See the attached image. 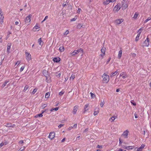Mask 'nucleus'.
I'll return each instance as SVG.
<instances>
[{
    "label": "nucleus",
    "mask_w": 151,
    "mask_h": 151,
    "mask_svg": "<svg viewBox=\"0 0 151 151\" xmlns=\"http://www.w3.org/2000/svg\"><path fill=\"white\" fill-rule=\"evenodd\" d=\"M129 1L127 0H123L122 2V7L123 10L126 9L128 6Z\"/></svg>",
    "instance_id": "1"
},
{
    "label": "nucleus",
    "mask_w": 151,
    "mask_h": 151,
    "mask_svg": "<svg viewBox=\"0 0 151 151\" xmlns=\"http://www.w3.org/2000/svg\"><path fill=\"white\" fill-rule=\"evenodd\" d=\"M83 49L81 48L77 50H74L71 53V55L72 56H74L79 53H83Z\"/></svg>",
    "instance_id": "2"
},
{
    "label": "nucleus",
    "mask_w": 151,
    "mask_h": 151,
    "mask_svg": "<svg viewBox=\"0 0 151 151\" xmlns=\"http://www.w3.org/2000/svg\"><path fill=\"white\" fill-rule=\"evenodd\" d=\"M102 77L103 78V81L104 83H107L109 82V76L104 73Z\"/></svg>",
    "instance_id": "3"
},
{
    "label": "nucleus",
    "mask_w": 151,
    "mask_h": 151,
    "mask_svg": "<svg viewBox=\"0 0 151 151\" xmlns=\"http://www.w3.org/2000/svg\"><path fill=\"white\" fill-rule=\"evenodd\" d=\"M150 39L147 37L146 40L145 41L144 43V46L145 47H148L150 45Z\"/></svg>",
    "instance_id": "4"
},
{
    "label": "nucleus",
    "mask_w": 151,
    "mask_h": 151,
    "mask_svg": "<svg viewBox=\"0 0 151 151\" xmlns=\"http://www.w3.org/2000/svg\"><path fill=\"white\" fill-rule=\"evenodd\" d=\"M129 132V131L127 130L123 132L121 136L123 137L124 138L127 139L128 138Z\"/></svg>",
    "instance_id": "5"
},
{
    "label": "nucleus",
    "mask_w": 151,
    "mask_h": 151,
    "mask_svg": "<svg viewBox=\"0 0 151 151\" xmlns=\"http://www.w3.org/2000/svg\"><path fill=\"white\" fill-rule=\"evenodd\" d=\"M31 16L30 15H29L26 17L25 20V22L26 23L29 24L31 22Z\"/></svg>",
    "instance_id": "6"
},
{
    "label": "nucleus",
    "mask_w": 151,
    "mask_h": 151,
    "mask_svg": "<svg viewBox=\"0 0 151 151\" xmlns=\"http://www.w3.org/2000/svg\"><path fill=\"white\" fill-rule=\"evenodd\" d=\"M25 54L26 55V59L28 61H29L31 59V55L29 54V53H28L27 52H26Z\"/></svg>",
    "instance_id": "7"
},
{
    "label": "nucleus",
    "mask_w": 151,
    "mask_h": 151,
    "mask_svg": "<svg viewBox=\"0 0 151 151\" xmlns=\"http://www.w3.org/2000/svg\"><path fill=\"white\" fill-rule=\"evenodd\" d=\"M55 133L54 132H51L50 133L48 137L51 140H52L55 137Z\"/></svg>",
    "instance_id": "8"
},
{
    "label": "nucleus",
    "mask_w": 151,
    "mask_h": 151,
    "mask_svg": "<svg viewBox=\"0 0 151 151\" xmlns=\"http://www.w3.org/2000/svg\"><path fill=\"white\" fill-rule=\"evenodd\" d=\"M124 21L123 19H117L115 21V23L117 24H119L122 23Z\"/></svg>",
    "instance_id": "9"
},
{
    "label": "nucleus",
    "mask_w": 151,
    "mask_h": 151,
    "mask_svg": "<svg viewBox=\"0 0 151 151\" xmlns=\"http://www.w3.org/2000/svg\"><path fill=\"white\" fill-rule=\"evenodd\" d=\"M119 76H122L123 79H125L127 77V76L126 74L124 72H122L120 74Z\"/></svg>",
    "instance_id": "10"
},
{
    "label": "nucleus",
    "mask_w": 151,
    "mask_h": 151,
    "mask_svg": "<svg viewBox=\"0 0 151 151\" xmlns=\"http://www.w3.org/2000/svg\"><path fill=\"white\" fill-rule=\"evenodd\" d=\"M118 72V70H117L115 72L111 73L110 75V77H112L115 76L117 74Z\"/></svg>",
    "instance_id": "11"
},
{
    "label": "nucleus",
    "mask_w": 151,
    "mask_h": 151,
    "mask_svg": "<svg viewBox=\"0 0 151 151\" xmlns=\"http://www.w3.org/2000/svg\"><path fill=\"white\" fill-rule=\"evenodd\" d=\"M78 106H75L74 107L73 110V114H75L78 110Z\"/></svg>",
    "instance_id": "12"
},
{
    "label": "nucleus",
    "mask_w": 151,
    "mask_h": 151,
    "mask_svg": "<svg viewBox=\"0 0 151 151\" xmlns=\"http://www.w3.org/2000/svg\"><path fill=\"white\" fill-rule=\"evenodd\" d=\"M60 58L59 57H55L54 58L53 60L54 62L58 63L60 61Z\"/></svg>",
    "instance_id": "13"
},
{
    "label": "nucleus",
    "mask_w": 151,
    "mask_h": 151,
    "mask_svg": "<svg viewBox=\"0 0 151 151\" xmlns=\"http://www.w3.org/2000/svg\"><path fill=\"white\" fill-rule=\"evenodd\" d=\"M11 44L10 43H8L7 45V49L6 52L7 53H9V50L10 49Z\"/></svg>",
    "instance_id": "14"
},
{
    "label": "nucleus",
    "mask_w": 151,
    "mask_h": 151,
    "mask_svg": "<svg viewBox=\"0 0 151 151\" xmlns=\"http://www.w3.org/2000/svg\"><path fill=\"white\" fill-rule=\"evenodd\" d=\"M120 9V7L119 5L117 4L115 6L114 8V9L117 12Z\"/></svg>",
    "instance_id": "15"
},
{
    "label": "nucleus",
    "mask_w": 151,
    "mask_h": 151,
    "mask_svg": "<svg viewBox=\"0 0 151 151\" xmlns=\"http://www.w3.org/2000/svg\"><path fill=\"white\" fill-rule=\"evenodd\" d=\"M135 147L134 146H130L125 147L124 148L127 150H132Z\"/></svg>",
    "instance_id": "16"
},
{
    "label": "nucleus",
    "mask_w": 151,
    "mask_h": 151,
    "mask_svg": "<svg viewBox=\"0 0 151 151\" xmlns=\"http://www.w3.org/2000/svg\"><path fill=\"white\" fill-rule=\"evenodd\" d=\"M110 2H111L110 0H106L104 1L103 2V4L104 5H107Z\"/></svg>",
    "instance_id": "17"
},
{
    "label": "nucleus",
    "mask_w": 151,
    "mask_h": 151,
    "mask_svg": "<svg viewBox=\"0 0 151 151\" xmlns=\"http://www.w3.org/2000/svg\"><path fill=\"white\" fill-rule=\"evenodd\" d=\"M122 49H120V50L119 52L118 55V58L119 59H120L122 57Z\"/></svg>",
    "instance_id": "18"
},
{
    "label": "nucleus",
    "mask_w": 151,
    "mask_h": 151,
    "mask_svg": "<svg viewBox=\"0 0 151 151\" xmlns=\"http://www.w3.org/2000/svg\"><path fill=\"white\" fill-rule=\"evenodd\" d=\"M45 111H43L42 112V113L40 114H38L36 115L35 116V118H37V117H42L43 116L42 114L44 112H45Z\"/></svg>",
    "instance_id": "19"
},
{
    "label": "nucleus",
    "mask_w": 151,
    "mask_h": 151,
    "mask_svg": "<svg viewBox=\"0 0 151 151\" xmlns=\"http://www.w3.org/2000/svg\"><path fill=\"white\" fill-rule=\"evenodd\" d=\"M4 18L3 14H1L0 15V23H2L3 22V20Z\"/></svg>",
    "instance_id": "20"
},
{
    "label": "nucleus",
    "mask_w": 151,
    "mask_h": 151,
    "mask_svg": "<svg viewBox=\"0 0 151 151\" xmlns=\"http://www.w3.org/2000/svg\"><path fill=\"white\" fill-rule=\"evenodd\" d=\"M38 42L39 43L40 45L42 46L43 45V42L41 39V38H40L38 40Z\"/></svg>",
    "instance_id": "21"
},
{
    "label": "nucleus",
    "mask_w": 151,
    "mask_h": 151,
    "mask_svg": "<svg viewBox=\"0 0 151 151\" xmlns=\"http://www.w3.org/2000/svg\"><path fill=\"white\" fill-rule=\"evenodd\" d=\"M139 15V13L137 12H136L134 15L133 18L134 19H136Z\"/></svg>",
    "instance_id": "22"
},
{
    "label": "nucleus",
    "mask_w": 151,
    "mask_h": 151,
    "mask_svg": "<svg viewBox=\"0 0 151 151\" xmlns=\"http://www.w3.org/2000/svg\"><path fill=\"white\" fill-rule=\"evenodd\" d=\"M116 117L115 116H113L111 117L109 119V120L111 121V122H114L115 119H116Z\"/></svg>",
    "instance_id": "23"
},
{
    "label": "nucleus",
    "mask_w": 151,
    "mask_h": 151,
    "mask_svg": "<svg viewBox=\"0 0 151 151\" xmlns=\"http://www.w3.org/2000/svg\"><path fill=\"white\" fill-rule=\"evenodd\" d=\"M47 72L45 70H44L42 71L43 74L45 76V77H47Z\"/></svg>",
    "instance_id": "24"
},
{
    "label": "nucleus",
    "mask_w": 151,
    "mask_h": 151,
    "mask_svg": "<svg viewBox=\"0 0 151 151\" xmlns=\"http://www.w3.org/2000/svg\"><path fill=\"white\" fill-rule=\"evenodd\" d=\"M106 51V49L105 47H103L101 50L102 53H104L105 54V52Z\"/></svg>",
    "instance_id": "25"
},
{
    "label": "nucleus",
    "mask_w": 151,
    "mask_h": 151,
    "mask_svg": "<svg viewBox=\"0 0 151 151\" xmlns=\"http://www.w3.org/2000/svg\"><path fill=\"white\" fill-rule=\"evenodd\" d=\"M9 82V81H8L7 80H6V81L4 82V83L2 85V86H1V87L3 88L5 86H6V84Z\"/></svg>",
    "instance_id": "26"
},
{
    "label": "nucleus",
    "mask_w": 151,
    "mask_h": 151,
    "mask_svg": "<svg viewBox=\"0 0 151 151\" xmlns=\"http://www.w3.org/2000/svg\"><path fill=\"white\" fill-rule=\"evenodd\" d=\"M140 32L138 33V34H137L135 39V40L136 41H137L139 39V37H140Z\"/></svg>",
    "instance_id": "27"
},
{
    "label": "nucleus",
    "mask_w": 151,
    "mask_h": 151,
    "mask_svg": "<svg viewBox=\"0 0 151 151\" xmlns=\"http://www.w3.org/2000/svg\"><path fill=\"white\" fill-rule=\"evenodd\" d=\"M64 48L63 46L60 47L59 48V50L60 52H63L64 51Z\"/></svg>",
    "instance_id": "28"
},
{
    "label": "nucleus",
    "mask_w": 151,
    "mask_h": 151,
    "mask_svg": "<svg viewBox=\"0 0 151 151\" xmlns=\"http://www.w3.org/2000/svg\"><path fill=\"white\" fill-rule=\"evenodd\" d=\"M88 105H89L88 104H86L85 106L84 107L85 112L86 111H87L88 110Z\"/></svg>",
    "instance_id": "29"
},
{
    "label": "nucleus",
    "mask_w": 151,
    "mask_h": 151,
    "mask_svg": "<svg viewBox=\"0 0 151 151\" xmlns=\"http://www.w3.org/2000/svg\"><path fill=\"white\" fill-rule=\"evenodd\" d=\"M29 87V86H28V85H26L24 87V89L23 90V91H25L27 89H28Z\"/></svg>",
    "instance_id": "30"
},
{
    "label": "nucleus",
    "mask_w": 151,
    "mask_h": 151,
    "mask_svg": "<svg viewBox=\"0 0 151 151\" xmlns=\"http://www.w3.org/2000/svg\"><path fill=\"white\" fill-rule=\"evenodd\" d=\"M82 26H83V25L82 24H78L77 26V28L78 29H81V27H82Z\"/></svg>",
    "instance_id": "31"
},
{
    "label": "nucleus",
    "mask_w": 151,
    "mask_h": 151,
    "mask_svg": "<svg viewBox=\"0 0 151 151\" xmlns=\"http://www.w3.org/2000/svg\"><path fill=\"white\" fill-rule=\"evenodd\" d=\"M50 96V93L49 92H47L46 93L45 95V98H48Z\"/></svg>",
    "instance_id": "32"
},
{
    "label": "nucleus",
    "mask_w": 151,
    "mask_h": 151,
    "mask_svg": "<svg viewBox=\"0 0 151 151\" xmlns=\"http://www.w3.org/2000/svg\"><path fill=\"white\" fill-rule=\"evenodd\" d=\"M104 53H102L99 55L100 58H101V59H103L104 58V56L105 55Z\"/></svg>",
    "instance_id": "33"
},
{
    "label": "nucleus",
    "mask_w": 151,
    "mask_h": 151,
    "mask_svg": "<svg viewBox=\"0 0 151 151\" xmlns=\"http://www.w3.org/2000/svg\"><path fill=\"white\" fill-rule=\"evenodd\" d=\"M46 80L47 81V82L50 81V78L49 77V76L48 75H47V77H46Z\"/></svg>",
    "instance_id": "34"
},
{
    "label": "nucleus",
    "mask_w": 151,
    "mask_h": 151,
    "mask_svg": "<svg viewBox=\"0 0 151 151\" xmlns=\"http://www.w3.org/2000/svg\"><path fill=\"white\" fill-rule=\"evenodd\" d=\"M37 88H35L32 92V94H34L37 91Z\"/></svg>",
    "instance_id": "35"
},
{
    "label": "nucleus",
    "mask_w": 151,
    "mask_h": 151,
    "mask_svg": "<svg viewBox=\"0 0 151 151\" xmlns=\"http://www.w3.org/2000/svg\"><path fill=\"white\" fill-rule=\"evenodd\" d=\"M64 93V91H62L59 93V95L60 96H62Z\"/></svg>",
    "instance_id": "36"
},
{
    "label": "nucleus",
    "mask_w": 151,
    "mask_h": 151,
    "mask_svg": "<svg viewBox=\"0 0 151 151\" xmlns=\"http://www.w3.org/2000/svg\"><path fill=\"white\" fill-rule=\"evenodd\" d=\"M145 146V145H142L140 147H139V148H140V149L142 150V149L144 148Z\"/></svg>",
    "instance_id": "37"
},
{
    "label": "nucleus",
    "mask_w": 151,
    "mask_h": 151,
    "mask_svg": "<svg viewBox=\"0 0 151 151\" xmlns=\"http://www.w3.org/2000/svg\"><path fill=\"white\" fill-rule=\"evenodd\" d=\"M58 107H56L55 108H52L51 110H50V111H52L53 110H55V111H57L58 110Z\"/></svg>",
    "instance_id": "38"
},
{
    "label": "nucleus",
    "mask_w": 151,
    "mask_h": 151,
    "mask_svg": "<svg viewBox=\"0 0 151 151\" xmlns=\"http://www.w3.org/2000/svg\"><path fill=\"white\" fill-rule=\"evenodd\" d=\"M151 19L150 17H148L147 19H146L145 21V23L147 22L148 21Z\"/></svg>",
    "instance_id": "39"
},
{
    "label": "nucleus",
    "mask_w": 151,
    "mask_h": 151,
    "mask_svg": "<svg viewBox=\"0 0 151 151\" xmlns=\"http://www.w3.org/2000/svg\"><path fill=\"white\" fill-rule=\"evenodd\" d=\"M98 113L99 110H98L97 111H95L94 112L93 114L94 116H96L97 114Z\"/></svg>",
    "instance_id": "40"
},
{
    "label": "nucleus",
    "mask_w": 151,
    "mask_h": 151,
    "mask_svg": "<svg viewBox=\"0 0 151 151\" xmlns=\"http://www.w3.org/2000/svg\"><path fill=\"white\" fill-rule=\"evenodd\" d=\"M69 31L68 30H67L66 31L64 32L63 34V35H68L69 33Z\"/></svg>",
    "instance_id": "41"
},
{
    "label": "nucleus",
    "mask_w": 151,
    "mask_h": 151,
    "mask_svg": "<svg viewBox=\"0 0 151 151\" xmlns=\"http://www.w3.org/2000/svg\"><path fill=\"white\" fill-rule=\"evenodd\" d=\"M24 68V66H22L20 69V71L22 72Z\"/></svg>",
    "instance_id": "42"
},
{
    "label": "nucleus",
    "mask_w": 151,
    "mask_h": 151,
    "mask_svg": "<svg viewBox=\"0 0 151 151\" xmlns=\"http://www.w3.org/2000/svg\"><path fill=\"white\" fill-rule=\"evenodd\" d=\"M131 103L133 105L135 106L136 105V103L135 102H134V101L132 100L131 101Z\"/></svg>",
    "instance_id": "43"
},
{
    "label": "nucleus",
    "mask_w": 151,
    "mask_h": 151,
    "mask_svg": "<svg viewBox=\"0 0 151 151\" xmlns=\"http://www.w3.org/2000/svg\"><path fill=\"white\" fill-rule=\"evenodd\" d=\"M104 101H101V102L100 104V105L101 107H102L103 106V105L104 104Z\"/></svg>",
    "instance_id": "44"
},
{
    "label": "nucleus",
    "mask_w": 151,
    "mask_h": 151,
    "mask_svg": "<svg viewBox=\"0 0 151 151\" xmlns=\"http://www.w3.org/2000/svg\"><path fill=\"white\" fill-rule=\"evenodd\" d=\"M75 77V76L74 75H72L70 77V79H73Z\"/></svg>",
    "instance_id": "45"
},
{
    "label": "nucleus",
    "mask_w": 151,
    "mask_h": 151,
    "mask_svg": "<svg viewBox=\"0 0 151 151\" xmlns=\"http://www.w3.org/2000/svg\"><path fill=\"white\" fill-rule=\"evenodd\" d=\"M91 96L92 98H94L95 97V95L92 92L90 93Z\"/></svg>",
    "instance_id": "46"
},
{
    "label": "nucleus",
    "mask_w": 151,
    "mask_h": 151,
    "mask_svg": "<svg viewBox=\"0 0 151 151\" xmlns=\"http://www.w3.org/2000/svg\"><path fill=\"white\" fill-rule=\"evenodd\" d=\"M48 18V17L47 16H46L45 17V18L42 21V22H43L44 21H45Z\"/></svg>",
    "instance_id": "47"
},
{
    "label": "nucleus",
    "mask_w": 151,
    "mask_h": 151,
    "mask_svg": "<svg viewBox=\"0 0 151 151\" xmlns=\"http://www.w3.org/2000/svg\"><path fill=\"white\" fill-rule=\"evenodd\" d=\"M77 19V18H76V17H74L71 20H70V21H75V20H76Z\"/></svg>",
    "instance_id": "48"
},
{
    "label": "nucleus",
    "mask_w": 151,
    "mask_h": 151,
    "mask_svg": "<svg viewBox=\"0 0 151 151\" xmlns=\"http://www.w3.org/2000/svg\"><path fill=\"white\" fill-rule=\"evenodd\" d=\"M47 106L46 104H44L42 105V108H44Z\"/></svg>",
    "instance_id": "49"
},
{
    "label": "nucleus",
    "mask_w": 151,
    "mask_h": 151,
    "mask_svg": "<svg viewBox=\"0 0 151 151\" xmlns=\"http://www.w3.org/2000/svg\"><path fill=\"white\" fill-rule=\"evenodd\" d=\"M111 60V58H109V59H108V60H107V61L106 62V64H108V63Z\"/></svg>",
    "instance_id": "50"
},
{
    "label": "nucleus",
    "mask_w": 151,
    "mask_h": 151,
    "mask_svg": "<svg viewBox=\"0 0 151 151\" xmlns=\"http://www.w3.org/2000/svg\"><path fill=\"white\" fill-rule=\"evenodd\" d=\"M34 28L35 29H39V26H37V25H36V26H35L34 27Z\"/></svg>",
    "instance_id": "51"
},
{
    "label": "nucleus",
    "mask_w": 151,
    "mask_h": 151,
    "mask_svg": "<svg viewBox=\"0 0 151 151\" xmlns=\"http://www.w3.org/2000/svg\"><path fill=\"white\" fill-rule=\"evenodd\" d=\"M142 30V28H140L139 30H138V33H139V32H140V34L141 33V31Z\"/></svg>",
    "instance_id": "52"
},
{
    "label": "nucleus",
    "mask_w": 151,
    "mask_h": 151,
    "mask_svg": "<svg viewBox=\"0 0 151 151\" xmlns=\"http://www.w3.org/2000/svg\"><path fill=\"white\" fill-rule=\"evenodd\" d=\"M64 125L63 124H60L58 126V127L59 128H60L63 126Z\"/></svg>",
    "instance_id": "53"
},
{
    "label": "nucleus",
    "mask_w": 151,
    "mask_h": 151,
    "mask_svg": "<svg viewBox=\"0 0 151 151\" xmlns=\"http://www.w3.org/2000/svg\"><path fill=\"white\" fill-rule=\"evenodd\" d=\"M24 143V141L22 140H20L19 142V144H22Z\"/></svg>",
    "instance_id": "54"
},
{
    "label": "nucleus",
    "mask_w": 151,
    "mask_h": 151,
    "mask_svg": "<svg viewBox=\"0 0 151 151\" xmlns=\"http://www.w3.org/2000/svg\"><path fill=\"white\" fill-rule=\"evenodd\" d=\"M77 124H75L74 125L73 127V128H76L77 127Z\"/></svg>",
    "instance_id": "55"
},
{
    "label": "nucleus",
    "mask_w": 151,
    "mask_h": 151,
    "mask_svg": "<svg viewBox=\"0 0 151 151\" xmlns=\"http://www.w3.org/2000/svg\"><path fill=\"white\" fill-rule=\"evenodd\" d=\"M20 63V61H18L16 63V65H18Z\"/></svg>",
    "instance_id": "56"
},
{
    "label": "nucleus",
    "mask_w": 151,
    "mask_h": 151,
    "mask_svg": "<svg viewBox=\"0 0 151 151\" xmlns=\"http://www.w3.org/2000/svg\"><path fill=\"white\" fill-rule=\"evenodd\" d=\"M25 147H24L22 149V148H21L19 149V151H23V150H24L25 149Z\"/></svg>",
    "instance_id": "57"
},
{
    "label": "nucleus",
    "mask_w": 151,
    "mask_h": 151,
    "mask_svg": "<svg viewBox=\"0 0 151 151\" xmlns=\"http://www.w3.org/2000/svg\"><path fill=\"white\" fill-rule=\"evenodd\" d=\"M97 147L99 148H102V146L99 145H98L97 146Z\"/></svg>",
    "instance_id": "58"
},
{
    "label": "nucleus",
    "mask_w": 151,
    "mask_h": 151,
    "mask_svg": "<svg viewBox=\"0 0 151 151\" xmlns=\"http://www.w3.org/2000/svg\"><path fill=\"white\" fill-rule=\"evenodd\" d=\"M4 145V144L3 143H1L0 144V148L3 145Z\"/></svg>",
    "instance_id": "59"
},
{
    "label": "nucleus",
    "mask_w": 151,
    "mask_h": 151,
    "mask_svg": "<svg viewBox=\"0 0 151 151\" xmlns=\"http://www.w3.org/2000/svg\"><path fill=\"white\" fill-rule=\"evenodd\" d=\"M88 128L86 129H85L84 130V132H87V131H88Z\"/></svg>",
    "instance_id": "60"
},
{
    "label": "nucleus",
    "mask_w": 151,
    "mask_h": 151,
    "mask_svg": "<svg viewBox=\"0 0 151 151\" xmlns=\"http://www.w3.org/2000/svg\"><path fill=\"white\" fill-rule=\"evenodd\" d=\"M119 144H121L122 143V140L120 138L119 139Z\"/></svg>",
    "instance_id": "61"
},
{
    "label": "nucleus",
    "mask_w": 151,
    "mask_h": 151,
    "mask_svg": "<svg viewBox=\"0 0 151 151\" xmlns=\"http://www.w3.org/2000/svg\"><path fill=\"white\" fill-rule=\"evenodd\" d=\"M80 136L79 135L76 138V140H79L80 139Z\"/></svg>",
    "instance_id": "62"
},
{
    "label": "nucleus",
    "mask_w": 151,
    "mask_h": 151,
    "mask_svg": "<svg viewBox=\"0 0 151 151\" xmlns=\"http://www.w3.org/2000/svg\"><path fill=\"white\" fill-rule=\"evenodd\" d=\"M137 151H142V150L140 149V148H137Z\"/></svg>",
    "instance_id": "63"
},
{
    "label": "nucleus",
    "mask_w": 151,
    "mask_h": 151,
    "mask_svg": "<svg viewBox=\"0 0 151 151\" xmlns=\"http://www.w3.org/2000/svg\"><path fill=\"white\" fill-rule=\"evenodd\" d=\"M142 134L144 135H145V130H144L143 131V132L142 133Z\"/></svg>",
    "instance_id": "64"
}]
</instances>
